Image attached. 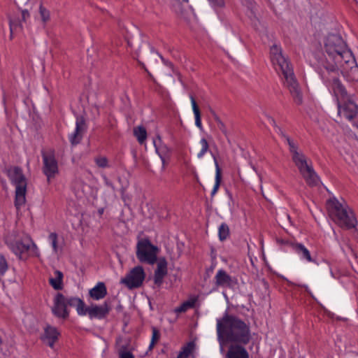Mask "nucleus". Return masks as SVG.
<instances>
[{
	"mask_svg": "<svg viewBox=\"0 0 358 358\" xmlns=\"http://www.w3.org/2000/svg\"><path fill=\"white\" fill-rule=\"evenodd\" d=\"M217 334L219 341L248 344L250 340V327L238 317L226 312L217 320Z\"/></svg>",
	"mask_w": 358,
	"mask_h": 358,
	"instance_id": "f257e3e1",
	"label": "nucleus"
},
{
	"mask_svg": "<svg viewBox=\"0 0 358 358\" xmlns=\"http://www.w3.org/2000/svg\"><path fill=\"white\" fill-rule=\"evenodd\" d=\"M271 60L276 71L283 76L284 84L288 88L294 101L297 105L303 103V94L294 76L293 69L287 59L282 55V50L273 45L270 50Z\"/></svg>",
	"mask_w": 358,
	"mask_h": 358,
	"instance_id": "f03ea898",
	"label": "nucleus"
},
{
	"mask_svg": "<svg viewBox=\"0 0 358 358\" xmlns=\"http://www.w3.org/2000/svg\"><path fill=\"white\" fill-rule=\"evenodd\" d=\"M327 208L329 216L339 227L347 229L356 227V217L345 201L340 202L336 199H329L327 201Z\"/></svg>",
	"mask_w": 358,
	"mask_h": 358,
	"instance_id": "7ed1b4c3",
	"label": "nucleus"
},
{
	"mask_svg": "<svg viewBox=\"0 0 358 358\" xmlns=\"http://www.w3.org/2000/svg\"><path fill=\"white\" fill-rule=\"evenodd\" d=\"M84 301L78 297H66L62 293H57L54 298L53 314L57 317L66 319L69 317L68 307H74L80 315H85Z\"/></svg>",
	"mask_w": 358,
	"mask_h": 358,
	"instance_id": "20e7f679",
	"label": "nucleus"
},
{
	"mask_svg": "<svg viewBox=\"0 0 358 358\" xmlns=\"http://www.w3.org/2000/svg\"><path fill=\"white\" fill-rule=\"evenodd\" d=\"M8 176L15 186V206L19 209L26 202L27 180L22 170L17 166L9 171Z\"/></svg>",
	"mask_w": 358,
	"mask_h": 358,
	"instance_id": "39448f33",
	"label": "nucleus"
},
{
	"mask_svg": "<svg viewBox=\"0 0 358 358\" xmlns=\"http://www.w3.org/2000/svg\"><path fill=\"white\" fill-rule=\"evenodd\" d=\"M158 247L152 245L149 239L143 238L136 245V257L143 263L154 264L157 260Z\"/></svg>",
	"mask_w": 358,
	"mask_h": 358,
	"instance_id": "423d86ee",
	"label": "nucleus"
},
{
	"mask_svg": "<svg viewBox=\"0 0 358 358\" xmlns=\"http://www.w3.org/2000/svg\"><path fill=\"white\" fill-rule=\"evenodd\" d=\"M292 158L306 183L311 187L317 186L320 182L319 177L312 166L308 164L305 155L301 152Z\"/></svg>",
	"mask_w": 358,
	"mask_h": 358,
	"instance_id": "0eeeda50",
	"label": "nucleus"
},
{
	"mask_svg": "<svg viewBox=\"0 0 358 358\" xmlns=\"http://www.w3.org/2000/svg\"><path fill=\"white\" fill-rule=\"evenodd\" d=\"M341 36L338 34H329L327 36L324 41V49L328 55L335 59L341 51L344 50L346 46Z\"/></svg>",
	"mask_w": 358,
	"mask_h": 358,
	"instance_id": "6e6552de",
	"label": "nucleus"
},
{
	"mask_svg": "<svg viewBox=\"0 0 358 358\" xmlns=\"http://www.w3.org/2000/svg\"><path fill=\"white\" fill-rule=\"evenodd\" d=\"M145 277L143 268L137 266L132 268L124 278H122L120 282L125 285L130 289L138 288L142 285Z\"/></svg>",
	"mask_w": 358,
	"mask_h": 358,
	"instance_id": "1a4fd4ad",
	"label": "nucleus"
},
{
	"mask_svg": "<svg viewBox=\"0 0 358 358\" xmlns=\"http://www.w3.org/2000/svg\"><path fill=\"white\" fill-rule=\"evenodd\" d=\"M42 157L43 161V171L47 176L48 182H50V180L55 178V175L58 173L57 162L52 152H43Z\"/></svg>",
	"mask_w": 358,
	"mask_h": 358,
	"instance_id": "9d476101",
	"label": "nucleus"
},
{
	"mask_svg": "<svg viewBox=\"0 0 358 358\" xmlns=\"http://www.w3.org/2000/svg\"><path fill=\"white\" fill-rule=\"evenodd\" d=\"M338 114L343 115L349 120L356 117L358 113V106L351 97L342 100L337 103Z\"/></svg>",
	"mask_w": 358,
	"mask_h": 358,
	"instance_id": "9b49d317",
	"label": "nucleus"
},
{
	"mask_svg": "<svg viewBox=\"0 0 358 358\" xmlns=\"http://www.w3.org/2000/svg\"><path fill=\"white\" fill-rule=\"evenodd\" d=\"M6 243L11 250L20 258H22V256L31 249H37L36 244L29 238L15 243Z\"/></svg>",
	"mask_w": 358,
	"mask_h": 358,
	"instance_id": "f8f14e48",
	"label": "nucleus"
},
{
	"mask_svg": "<svg viewBox=\"0 0 358 358\" xmlns=\"http://www.w3.org/2000/svg\"><path fill=\"white\" fill-rule=\"evenodd\" d=\"M341 54H338L334 60V64H331L329 68H327V70L334 71L337 69L338 65L343 66V63L349 66L356 64L352 53L347 48V45L345 47L344 50L341 51Z\"/></svg>",
	"mask_w": 358,
	"mask_h": 358,
	"instance_id": "ddd939ff",
	"label": "nucleus"
},
{
	"mask_svg": "<svg viewBox=\"0 0 358 358\" xmlns=\"http://www.w3.org/2000/svg\"><path fill=\"white\" fill-rule=\"evenodd\" d=\"M110 307L106 301H105L101 306H91L90 307H85L84 308V311L86 314H88L89 317L92 318H99L101 319L106 316V315L109 313Z\"/></svg>",
	"mask_w": 358,
	"mask_h": 358,
	"instance_id": "4468645a",
	"label": "nucleus"
},
{
	"mask_svg": "<svg viewBox=\"0 0 358 358\" xmlns=\"http://www.w3.org/2000/svg\"><path fill=\"white\" fill-rule=\"evenodd\" d=\"M87 130L85 120L83 117H78L76 122L75 131L70 136L69 140L72 145H76L81 141Z\"/></svg>",
	"mask_w": 358,
	"mask_h": 358,
	"instance_id": "2eb2a0df",
	"label": "nucleus"
},
{
	"mask_svg": "<svg viewBox=\"0 0 358 358\" xmlns=\"http://www.w3.org/2000/svg\"><path fill=\"white\" fill-rule=\"evenodd\" d=\"M167 274V262L164 257H160L157 262V268L154 274V282L160 286L163 282L164 278Z\"/></svg>",
	"mask_w": 358,
	"mask_h": 358,
	"instance_id": "dca6fc26",
	"label": "nucleus"
},
{
	"mask_svg": "<svg viewBox=\"0 0 358 358\" xmlns=\"http://www.w3.org/2000/svg\"><path fill=\"white\" fill-rule=\"evenodd\" d=\"M331 88L334 92V94L336 98L337 103L338 101H341L342 100H345L349 97H350L344 87V86L342 85L339 79L335 78L332 80L331 84Z\"/></svg>",
	"mask_w": 358,
	"mask_h": 358,
	"instance_id": "f3484780",
	"label": "nucleus"
},
{
	"mask_svg": "<svg viewBox=\"0 0 358 358\" xmlns=\"http://www.w3.org/2000/svg\"><path fill=\"white\" fill-rule=\"evenodd\" d=\"M58 335L59 333L56 328L51 326H47L45 328L44 334L42 336V340L44 343L52 348L55 341L58 338Z\"/></svg>",
	"mask_w": 358,
	"mask_h": 358,
	"instance_id": "a211bd4d",
	"label": "nucleus"
},
{
	"mask_svg": "<svg viewBox=\"0 0 358 358\" xmlns=\"http://www.w3.org/2000/svg\"><path fill=\"white\" fill-rule=\"evenodd\" d=\"M215 280L217 287H231L233 282L231 277L222 269L217 271L215 276Z\"/></svg>",
	"mask_w": 358,
	"mask_h": 358,
	"instance_id": "6ab92c4d",
	"label": "nucleus"
},
{
	"mask_svg": "<svg viewBox=\"0 0 358 358\" xmlns=\"http://www.w3.org/2000/svg\"><path fill=\"white\" fill-rule=\"evenodd\" d=\"M91 298L94 300L103 299L107 294V289L103 282H98L96 285L89 291Z\"/></svg>",
	"mask_w": 358,
	"mask_h": 358,
	"instance_id": "aec40b11",
	"label": "nucleus"
},
{
	"mask_svg": "<svg viewBox=\"0 0 358 358\" xmlns=\"http://www.w3.org/2000/svg\"><path fill=\"white\" fill-rule=\"evenodd\" d=\"M292 245L293 250L301 259L308 262H315V260L312 258L310 251L303 244L294 243Z\"/></svg>",
	"mask_w": 358,
	"mask_h": 358,
	"instance_id": "412c9836",
	"label": "nucleus"
},
{
	"mask_svg": "<svg viewBox=\"0 0 358 358\" xmlns=\"http://www.w3.org/2000/svg\"><path fill=\"white\" fill-rule=\"evenodd\" d=\"M227 356V358H249L247 350L240 345H231Z\"/></svg>",
	"mask_w": 358,
	"mask_h": 358,
	"instance_id": "4be33fe9",
	"label": "nucleus"
},
{
	"mask_svg": "<svg viewBox=\"0 0 358 358\" xmlns=\"http://www.w3.org/2000/svg\"><path fill=\"white\" fill-rule=\"evenodd\" d=\"M63 277L62 272L58 270L55 271L54 277L49 279V283L54 289L61 290L63 289Z\"/></svg>",
	"mask_w": 358,
	"mask_h": 358,
	"instance_id": "5701e85b",
	"label": "nucleus"
},
{
	"mask_svg": "<svg viewBox=\"0 0 358 358\" xmlns=\"http://www.w3.org/2000/svg\"><path fill=\"white\" fill-rule=\"evenodd\" d=\"M210 153H211V156H212L214 163H215V171H216V172H215V185H214L213 189L211 192V195L213 196L217 193V192L219 189V187H220V182H221V180H222V176H221V169L218 164L217 157L213 152H210Z\"/></svg>",
	"mask_w": 358,
	"mask_h": 358,
	"instance_id": "b1692460",
	"label": "nucleus"
},
{
	"mask_svg": "<svg viewBox=\"0 0 358 358\" xmlns=\"http://www.w3.org/2000/svg\"><path fill=\"white\" fill-rule=\"evenodd\" d=\"M189 98L192 103V110L194 114L195 117V125L200 129H203V126L201 123V112L199 108V106L194 99V97L190 94Z\"/></svg>",
	"mask_w": 358,
	"mask_h": 358,
	"instance_id": "393cba45",
	"label": "nucleus"
},
{
	"mask_svg": "<svg viewBox=\"0 0 358 358\" xmlns=\"http://www.w3.org/2000/svg\"><path fill=\"white\" fill-rule=\"evenodd\" d=\"M196 302V299L194 298L190 300L183 302L180 306L175 308L174 312L176 313H181L186 312L188 309L194 307Z\"/></svg>",
	"mask_w": 358,
	"mask_h": 358,
	"instance_id": "a878e982",
	"label": "nucleus"
},
{
	"mask_svg": "<svg viewBox=\"0 0 358 358\" xmlns=\"http://www.w3.org/2000/svg\"><path fill=\"white\" fill-rule=\"evenodd\" d=\"M280 134L286 140L289 145V152L292 153V157L299 155L301 152L298 151V145L294 142V141L288 136L285 135L283 131H281Z\"/></svg>",
	"mask_w": 358,
	"mask_h": 358,
	"instance_id": "bb28decb",
	"label": "nucleus"
},
{
	"mask_svg": "<svg viewBox=\"0 0 358 358\" xmlns=\"http://www.w3.org/2000/svg\"><path fill=\"white\" fill-rule=\"evenodd\" d=\"M280 134L286 140L289 145V152L292 153V157L299 155L301 152L298 151V145L294 142V141L288 136L285 135L283 131H281Z\"/></svg>",
	"mask_w": 358,
	"mask_h": 358,
	"instance_id": "cd10ccee",
	"label": "nucleus"
},
{
	"mask_svg": "<svg viewBox=\"0 0 358 358\" xmlns=\"http://www.w3.org/2000/svg\"><path fill=\"white\" fill-rule=\"evenodd\" d=\"M134 134L141 144L143 143L147 138L146 129L142 126L135 127L134 129Z\"/></svg>",
	"mask_w": 358,
	"mask_h": 358,
	"instance_id": "c85d7f7f",
	"label": "nucleus"
},
{
	"mask_svg": "<svg viewBox=\"0 0 358 358\" xmlns=\"http://www.w3.org/2000/svg\"><path fill=\"white\" fill-rule=\"evenodd\" d=\"M349 67V70L345 68V71L348 73V78L352 81H358V66L357 64H355Z\"/></svg>",
	"mask_w": 358,
	"mask_h": 358,
	"instance_id": "c756f323",
	"label": "nucleus"
},
{
	"mask_svg": "<svg viewBox=\"0 0 358 358\" xmlns=\"http://www.w3.org/2000/svg\"><path fill=\"white\" fill-rule=\"evenodd\" d=\"M194 348L193 343H189L185 347L182 348V350L179 352L177 358H187L192 353Z\"/></svg>",
	"mask_w": 358,
	"mask_h": 358,
	"instance_id": "7c9ffc66",
	"label": "nucleus"
},
{
	"mask_svg": "<svg viewBox=\"0 0 358 358\" xmlns=\"http://www.w3.org/2000/svg\"><path fill=\"white\" fill-rule=\"evenodd\" d=\"M201 148L197 153V157L201 159L209 151V143L205 138L200 140Z\"/></svg>",
	"mask_w": 358,
	"mask_h": 358,
	"instance_id": "2f4dec72",
	"label": "nucleus"
},
{
	"mask_svg": "<svg viewBox=\"0 0 358 358\" xmlns=\"http://www.w3.org/2000/svg\"><path fill=\"white\" fill-rule=\"evenodd\" d=\"M264 121L265 124L273 127L275 129V131L278 132V134H280L281 131H282V129L279 127L277 126L275 120L271 115H269L266 113L264 114Z\"/></svg>",
	"mask_w": 358,
	"mask_h": 358,
	"instance_id": "473e14b6",
	"label": "nucleus"
},
{
	"mask_svg": "<svg viewBox=\"0 0 358 358\" xmlns=\"http://www.w3.org/2000/svg\"><path fill=\"white\" fill-rule=\"evenodd\" d=\"M10 36H12L13 33L15 31H17V30H22V25L20 20L15 19V20H10Z\"/></svg>",
	"mask_w": 358,
	"mask_h": 358,
	"instance_id": "72a5a7b5",
	"label": "nucleus"
},
{
	"mask_svg": "<svg viewBox=\"0 0 358 358\" xmlns=\"http://www.w3.org/2000/svg\"><path fill=\"white\" fill-rule=\"evenodd\" d=\"M219 238L221 241L225 240L229 234V229L227 224L222 223L219 227Z\"/></svg>",
	"mask_w": 358,
	"mask_h": 358,
	"instance_id": "f704fd0d",
	"label": "nucleus"
},
{
	"mask_svg": "<svg viewBox=\"0 0 358 358\" xmlns=\"http://www.w3.org/2000/svg\"><path fill=\"white\" fill-rule=\"evenodd\" d=\"M213 117L215 121L216 122L218 128L221 130L223 134L228 138V131L224 123L220 120V118L215 114H213Z\"/></svg>",
	"mask_w": 358,
	"mask_h": 358,
	"instance_id": "c9c22d12",
	"label": "nucleus"
},
{
	"mask_svg": "<svg viewBox=\"0 0 358 358\" xmlns=\"http://www.w3.org/2000/svg\"><path fill=\"white\" fill-rule=\"evenodd\" d=\"M39 13L41 15V20L44 24L50 20V12L42 4L39 6Z\"/></svg>",
	"mask_w": 358,
	"mask_h": 358,
	"instance_id": "e433bc0d",
	"label": "nucleus"
},
{
	"mask_svg": "<svg viewBox=\"0 0 358 358\" xmlns=\"http://www.w3.org/2000/svg\"><path fill=\"white\" fill-rule=\"evenodd\" d=\"M152 335L151 338V342L149 348L151 349L154 347L155 343L159 341L160 338V332L156 327L152 328Z\"/></svg>",
	"mask_w": 358,
	"mask_h": 358,
	"instance_id": "4c0bfd02",
	"label": "nucleus"
},
{
	"mask_svg": "<svg viewBox=\"0 0 358 358\" xmlns=\"http://www.w3.org/2000/svg\"><path fill=\"white\" fill-rule=\"evenodd\" d=\"M48 239L51 243L53 251L55 253H57L58 245H57V234L55 232L50 234Z\"/></svg>",
	"mask_w": 358,
	"mask_h": 358,
	"instance_id": "58836bf2",
	"label": "nucleus"
},
{
	"mask_svg": "<svg viewBox=\"0 0 358 358\" xmlns=\"http://www.w3.org/2000/svg\"><path fill=\"white\" fill-rule=\"evenodd\" d=\"M8 269V262L3 255H0V276L3 275Z\"/></svg>",
	"mask_w": 358,
	"mask_h": 358,
	"instance_id": "ea45409f",
	"label": "nucleus"
},
{
	"mask_svg": "<svg viewBox=\"0 0 358 358\" xmlns=\"http://www.w3.org/2000/svg\"><path fill=\"white\" fill-rule=\"evenodd\" d=\"M94 162L99 168L108 167V161L106 157H97L94 159Z\"/></svg>",
	"mask_w": 358,
	"mask_h": 358,
	"instance_id": "a19ab883",
	"label": "nucleus"
},
{
	"mask_svg": "<svg viewBox=\"0 0 358 358\" xmlns=\"http://www.w3.org/2000/svg\"><path fill=\"white\" fill-rule=\"evenodd\" d=\"M243 6L248 8L249 10H252L255 7V2L253 0H241Z\"/></svg>",
	"mask_w": 358,
	"mask_h": 358,
	"instance_id": "79ce46f5",
	"label": "nucleus"
},
{
	"mask_svg": "<svg viewBox=\"0 0 358 358\" xmlns=\"http://www.w3.org/2000/svg\"><path fill=\"white\" fill-rule=\"evenodd\" d=\"M120 358H134L131 352L127 351L126 350H122L119 353Z\"/></svg>",
	"mask_w": 358,
	"mask_h": 358,
	"instance_id": "37998d69",
	"label": "nucleus"
},
{
	"mask_svg": "<svg viewBox=\"0 0 358 358\" xmlns=\"http://www.w3.org/2000/svg\"><path fill=\"white\" fill-rule=\"evenodd\" d=\"M214 6L222 7L224 4V0H208Z\"/></svg>",
	"mask_w": 358,
	"mask_h": 358,
	"instance_id": "c03bdc74",
	"label": "nucleus"
},
{
	"mask_svg": "<svg viewBox=\"0 0 358 358\" xmlns=\"http://www.w3.org/2000/svg\"><path fill=\"white\" fill-rule=\"evenodd\" d=\"M29 17V13L27 10H22V21L25 22L27 18Z\"/></svg>",
	"mask_w": 358,
	"mask_h": 358,
	"instance_id": "a18cd8bd",
	"label": "nucleus"
},
{
	"mask_svg": "<svg viewBox=\"0 0 358 358\" xmlns=\"http://www.w3.org/2000/svg\"><path fill=\"white\" fill-rule=\"evenodd\" d=\"M103 210H103V208H99V209L98 210V213H99V215L100 216H101V215H102V214L103 213Z\"/></svg>",
	"mask_w": 358,
	"mask_h": 358,
	"instance_id": "49530a36",
	"label": "nucleus"
},
{
	"mask_svg": "<svg viewBox=\"0 0 358 358\" xmlns=\"http://www.w3.org/2000/svg\"><path fill=\"white\" fill-rule=\"evenodd\" d=\"M18 1H19L20 3H23V2H24V3H27L28 2V1H29V0H24V1H23V0H18Z\"/></svg>",
	"mask_w": 358,
	"mask_h": 358,
	"instance_id": "de8ad7c7",
	"label": "nucleus"
},
{
	"mask_svg": "<svg viewBox=\"0 0 358 358\" xmlns=\"http://www.w3.org/2000/svg\"><path fill=\"white\" fill-rule=\"evenodd\" d=\"M106 184H107L108 186H110V187H113L111 183H110V182H106Z\"/></svg>",
	"mask_w": 358,
	"mask_h": 358,
	"instance_id": "09e8293b",
	"label": "nucleus"
},
{
	"mask_svg": "<svg viewBox=\"0 0 358 358\" xmlns=\"http://www.w3.org/2000/svg\"><path fill=\"white\" fill-rule=\"evenodd\" d=\"M2 344V338L0 336V345Z\"/></svg>",
	"mask_w": 358,
	"mask_h": 358,
	"instance_id": "8fccbe9b",
	"label": "nucleus"
},
{
	"mask_svg": "<svg viewBox=\"0 0 358 358\" xmlns=\"http://www.w3.org/2000/svg\"><path fill=\"white\" fill-rule=\"evenodd\" d=\"M160 157H161V159L162 160V162L164 163V159L162 156H160Z\"/></svg>",
	"mask_w": 358,
	"mask_h": 358,
	"instance_id": "3c124183",
	"label": "nucleus"
},
{
	"mask_svg": "<svg viewBox=\"0 0 358 358\" xmlns=\"http://www.w3.org/2000/svg\"><path fill=\"white\" fill-rule=\"evenodd\" d=\"M357 127H358V126H357Z\"/></svg>",
	"mask_w": 358,
	"mask_h": 358,
	"instance_id": "603ef678",
	"label": "nucleus"
}]
</instances>
